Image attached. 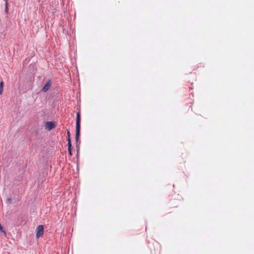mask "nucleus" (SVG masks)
<instances>
[{
    "mask_svg": "<svg viewBox=\"0 0 254 254\" xmlns=\"http://www.w3.org/2000/svg\"><path fill=\"white\" fill-rule=\"evenodd\" d=\"M80 117L79 112L76 115V133H75V140L76 142L78 141L80 135Z\"/></svg>",
    "mask_w": 254,
    "mask_h": 254,
    "instance_id": "obj_1",
    "label": "nucleus"
},
{
    "mask_svg": "<svg viewBox=\"0 0 254 254\" xmlns=\"http://www.w3.org/2000/svg\"><path fill=\"white\" fill-rule=\"evenodd\" d=\"M44 227L43 225H40L38 226L36 229V238H39L43 235Z\"/></svg>",
    "mask_w": 254,
    "mask_h": 254,
    "instance_id": "obj_2",
    "label": "nucleus"
},
{
    "mask_svg": "<svg viewBox=\"0 0 254 254\" xmlns=\"http://www.w3.org/2000/svg\"><path fill=\"white\" fill-rule=\"evenodd\" d=\"M56 126L53 122H47L46 123L45 127L46 128L50 130L55 127Z\"/></svg>",
    "mask_w": 254,
    "mask_h": 254,
    "instance_id": "obj_3",
    "label": "nucleus"
},
{
    "mask_svg": "<svg viewBox=\"0 0 254 254\" xmlns=\"http://www.w3.org/2000/svg\"><path fill=\"white\" fill-rule=\"evenodd\" d=\"M51 81L50 80H49L47 82L46 84L43 87V88L42 89V91H43L44 92H47L49 89V88L51 86Z\"/></svg>",
    "mask_w": 254,
    "mask_h": 254,
    "instance_id": "obj_4",
    "label": "nucleus"
},
{
    "mask_svg": "<svg viewBox=\"0 0 254 254\" xmlns=\"http://www.w3.org/2000/svg\"><path fill=\"white\" fill-rule=\"evenodd\" d=\"M67 144H68V153H69L70 156H71L72 155V153L71 152V143L70 139L67 138Z\"/></svg>",
    "mask_w": 254,
    "mask_h": 254,
    "instance_id": "obj_5",
    "label": "nucleus"
},
{
    "mask_svg": "<svg viewBox=\"0 0 254 254\" xmlns=\"http://www.w3.org/2000/svg\"><path fill=\"white\" fill-rule=\"evenodd\" d=\"M3 81H1L0 83V94H1L3 91Z\"/></svg>",
    "mask_w": 254,
    "mask_h": 254,
    "instance_id": "obj_6",
    "label": "nucleus"
},
{
    "mask_svg": "<svg viewBox=\"0 0 254 254\" xmlns=\"http://www.w3.org/2000/svg\"><path fill=\"white\" fill-rule=\"evenodd\" d=\"M5 2V11L6 13H8V1L7 0H4Z\"/></svg>",
    "mask_w": 254,
    "mask_h": 254,
    "instance_id": "obj_7",
    "label": "nucleus"
},
{
    "mask_svg": "<svg viewBox=\"0 0 254 254\" xmlns=\"http://www.w3.org/2000/svg\"><path fill=\"white\" fill-rule=\"evenodd\" d=\"M67 135H68L67 136L68 138L70 139V132H69V131L68 130H67Z\"/></svg>",
    "mask_w": 254,
    "mask_h": 254,
    "instance_id": "obj_8",
    "label": "nucleus"
},
{
    "mask_svg": "<svg viewBox=\"0 0 254 254\" xmlns=\"http://www.w3.org/2000/svg\"><path fill=\"white\" fill-rule=\"evenodd\" d=\"M7 201L8 202H10L11 201V199L10 198H8L7 199Z\"/></svg>",
    "mask_w": 254,
    "mask_h": 254,
    "instance_id": "obj_9",
    "label": "nucleus"
}]
</instances>
